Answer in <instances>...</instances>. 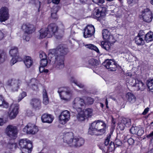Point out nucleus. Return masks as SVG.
I'll return each instance as SVG.
<instances>
[{"instance_id": "nucleus-1", "label": "nucleus", "mask_w": 153, "mask_h": 153, "mask_svg": "<svg viewBox=\"0 0 153 153\" xmlns=\"http://www.w3.org/2000/svg\"><path fill=\"white\" fill-rule=\"evenodd\" d=\"M68 49L62 45H60L56 48L49 51V56L53 54L55 57L54 65L57 69H61L64 66V56L68 53Z\"/></svg>"}, {"instance_id": "nucleus-2", "label": "nucleus", "mask_w": 153, "mask_h": 153, "mask_svg": "<svg viewBox=\"0 0 153 153\" xmlns=\"http://www.w3.org/2000/svg\"><path fill=\"white\" fill-rule=\"evenodd\" d=\"M58 30L57 26L55 24H51L47 28H42L39 31L38 37L42 39L45 37L50 38L54 36Z\"/></svg>"}, {"instance_id": "nucleus-3", "label": "nucleus", "mask_w": 153, "mask_h": 153, "mask_svg": "<svg viewBox=\"0 0 153 153\" xmlns=\"http://www.w3.org/2000/svg\"><path fill=\"white\" fill-rule=\"evenodd\" d=\"M19 145L21 150L23 152H25L30 153L33 149L31 141L27 139H22L19 140Z\"/></svg>"}, {"instance_id": "nucleus-4", "label": "nucleus", "mask_w": 153, "mask_h": 153, "mask_svg": "<svg viewBox=\"0 0 153 153\" xmlns=\"http://www.w3.org/2000/svg\"><path fill=\"white\" fill-rule=\"evenodd\" d=\"M61 99L65 101L69 100L71 96V93L68 87H63L59 88L58 91Z\"/></svg>"}, {"instance_id": "nucleus-5", "label": "nucleus", "mask_w": 153, "mask_h": 153, "mask_svg": "<svg viewBox=\"0 0 153 153\" xmlns=\"http://www.w3.org/2000/svg\"><path fill=\"white\" fill-rule=\"evenodd\" d=\"M18 52V48L15 47H12L10 51V54L13 57L10 62V64L12 65L17 62L21 61L22 60V59L19 56Z\"/></svg>"}, {"instance_id": "nucleus-6", "label": "nucleus", "mask_w": 153, "mask_h": 153, "mask_svg": "<svg viewBox=\"0 0 153 153\" xmlns=\"http://www.w3.org/2000/svg\"><path fill=\"white\" fill-rule=\"evenodd\" d=\"M5 132L7 136L14 139L17 137L18 130L16 126L12 125H9L6 128Z\"/></svg>"}, {"instance_id": "nucleus-7", "label": "nucleus", "mask_w": 153, "mask_h": 153, "mask_svg": "<svg viewBox=\"0 0 153 153\" xmlns=\"http://www.w3.org/2000/svg\"><path fill=\"white\" fill-rule=\"evenodd\" d=\"M74 138V134L72 132H67L64 134L63 135V142L68 146L73 147Z\"/></svg>"}, {"instance_id": "nucleus-8", "label": "nucleus", "mask_w": 153, "mask_h": 153, "mask_svg": "<svg viewBox=\"0 0 153 153\" xmlns=\"http://www.w3.org/2000/svg\"><path fill=\"white\" fill-rule=\"evenodd\" d=\"M102 121L97 120L91 123V126L88 129V133L91 135H97V131L100 126H101V123Z\"/></svg>"}, {"instance_id": "nucleus-9", "label": "nucleus", "mask_w": 153, "mask_h": 153, "mask_svg": "<svg viewBox=\"0 0 153 153\" xmlns=\"http://www.w3.org/2000/svg\"><path fill=\"white\" fill-rule=\"evenodd\" d=\"M70 113L67 110L62 112L59 116V123L64 125L68 122L70 119Z\"/></svg>"}, {"instance_id": "nucleus-10", "label": "nucleus", "mask_w": 153, "mask_h": 153, "mask_svg": "<svg viewBox=\"0 0 153 153\" xmlns=\"http://www.w3.org/2000/svg\"><path fill=\"white\" fill-rule=\"evenodd\" d=\"M23 131L28 134H35L39 131L37 126L34 124L28 123L23 129Z\"/></svg>"}, {"instance_id": "nucleus-11", "label": "nucleus", "mask_w": 153, "mask_h": 153, "mask_svg": "<svg viewBox=\"0 0 153 153\" xmlns=\"http://www.w3.org/2000/svg\"><path fill=\"white\" fill-rule=\"evenodd\" d=\"M21 84V81L19 79H11L8 80V85L10 86L11 90L13 91H17Z\"/></svg>"}, {"instance_id": "nucleus-12", "label": "nucleus", "mask_w": 153, "mask_h": 153, "mask_svg": "<svg viewBox=\"0 0 153 153\" xmlns=\"http://www.w3.org/2000/svg\"><path fill=\"white\" fill-rule=\"evenodd\" d=\"M142 16L143 21L147 23L151 22L153 18L152 12L148 8L142 11Z\"/></svg>"}, {"instance_id": "nucleus-13", "label": "nucleus", "mask_w": 153, "mask_h": 153, "mask_svg": "<svg viewBox=\"0 0 153 153\" xmlns=\"http://www.w3.org/2000/svg\"><path fill=\"white\" fill-rule=\"evenodd\" d=\"M131 125L130 119L128 118H124L120 119L118 123L117 127L121 130H123L125 127H129Z\"/></svg>"}, {"instance_id": "nucleus-14", "label": "nucleus", "mask_w": 153, "mask_h": 153, "mask_svg": "<svg viewBox=\"0 0 153 153\" xmlns=\"http://www.w3.org/2000/svg\"><path fill=\"white\" fill-rule=\"evenodd\" d=\"M19 107L17 104H12L8 112V116L10 119L15 118L18 113Z\"/></svg>"}, {"instance_id": "nucleus-15", "label": "nucleus", "mask_w": 153, "mask_h": 153, "mask_svg": "<svg viewBox=\"0 0 153 153\" xmlns=\"http://www.w3.org/2000/svg\"><path fill=\"white\" fill-rule=\"evenodd\" d=\"M85 102L83 99L77 97L75 98L73 102V107L76 110H78L79 111L81 110V107L84 106Z\"/></svg>"}, {"instance_id": "nucleus-16", "label": "nucleus", "mask_w": 153, "mask_h": 153, "mask_svg": "<svg viewBox=\"0 0 153 153\" xmlns=\"http://www.w3.org/2000/svg\"><path fill=\"white\" fill-rule=\"evenodd\" d=\"M9 17L8 9L5 7L1 8L0 10V22H4Z\"/></svg>"}, {"instance_id": "nucleus-17", "label": "nucleus", "mask_w": 153, "mask_h": 153, "mask_svg": "<svg viewBox=\"0 0 153 153\" xmlns=\"http://www.w3.org/2000/svg\"><path fill=\"white\" fill-rule=\"evenodd\" d=\"M84 30L83 36L85 38L91 36L95 33L94 27L92 25H88L85 27Z\"/></svg>"}, {"instance_id": "nucleus-18", "label": "nucleus", "mask_w": 153, "mask_h": 153, "mask_svg": "<svg viewBox=\"0 0 153 153\" xmlns=\"http://www.w3.org/2000/svg\"><path fill=\"white\" fill-rule=\"evenodd\" d=\"M104 65L105 66L109 71H114L117 70V64L113 60H107L104 62Z\"/></svg>"}, {"instance_id": "nucleus-19", "label": "nucleus", "mask_w": 153, "mask_h": 153, "mask_svg": "<svg viewBox=\"0 0 153 153\" xmlns=\"http://www.w3.org/2000/svg\"><path fill=\"white\" fill-rule=\"evenodd\" d=\"M22 29L27 34H32L35 30L34 26L29 23L23 24L22 26Z\"/></svg>"}, {"instance_id": "nucleus-20", "label": "nucleus", "mask_w": 153, "mask_h": 153, "mask_svg": "<svg viewBox=\"0 0 153 153\" xmlns=\"http://www.w3.org/2000/svg\"><path fill=\"white\" fill-rule=\"evenodd\" d=\"M73 147H79L83 145L85 140L82 138L80 137H75L74 139Z\"/></svg>"}, {"instance_id": "nucleus-21", "label": "nucleus", "mask_w": 153, "mask_h": 153, "mask_svg": "<svg viewBox=\"0 0 153 153\" xmlns=\"http://www.w3.org/2000/svg\"><path fill=\"white\" fill-rule=\"evenodd\" d=\"M41 119L43 123H51L53 120V117L50 114H44L42 115Z\"/></svg>"}, {"instance_id": "nucleus-22", "label": "nucleus", "mask_w": 153, "mask_h": 153, "mask_svg": "<svg viewBox=\"0 0 153 153\" xmlns=\"http://www.w3.org/2000/svg\"><path fill=\"white\" fill-rule=\"evenodd\" d=\"M105 15L104 10H103V8L101 7L96 8L94 13V16L97 18L104 16Z\"/></svg>"}, {"instance_id": "nucleus-23", "label": "nucleus", "mask_w": 153, "mask_h": 153, "mask_svg": "<svg viewBox=\"0 0 153 153\" xmlns=\"http://www.w3.org/2000/svg\"><path fill=\"white\" fill-rule=\"evenodd\" d=\"M102 35L103 39L107 41H110L111 39L113 38V36L110 35V32L107 29L104 30L102 31Z\"/></svg>"}, {"instance_id": "nucleus-24", "label": "nucleus", "mask_w": 153, "mask_h": 153, "mask_svg": "<svg viewBox=\"0 0 153 153\" xmlns=\"http://www.w3.org/2000/svg\"><path fill=\"white\" fill-rule=\"evenodd\" d=\"M30 104L31 106L34 108H39L41 106V101L38 99H33L31 101Z\"/></svg>"}, {"instance_id": "nucleus-25", "label": "nucleus", "mask_w": 153, "mask_h": 153, "mask_svg": "<svg viewBox=\"0 0 153 153\" xmlns=\"http://www.w3.org/2000/svg\"><path fill=\"white\" fill-rule=\"evenodd\" d=\"M97 131V135H101L103 134L105 132L106 126L105 124L102 121Z\"/></svg>"}, {"instance_id": "nucleus-26", "label": "nucleus", "mask_w": 153, "mask_h": 153, "mask_svg": "<svg viewBox=\"0 0 153 153\" xmlns=\"http://www.w3.org/2000/svg\"><path fill=\"white\" fill-rule=\"evenodd\" d=\"M77 112V114L76 115L77 119L79 121H84L86 118L84 114V112L80 110L79 111L78 110H76Z\"/></svg>"}, {"instance_id": "nucleus-27", "label": "nucleus", "mask_w": 153, "mask_h": 153, "mask_svg": "<svg viewBox=\"0 0 153 153\" xmlns=\"http://www.w3.org/2000/svg\"><path fill=\"white\" fill-rule=\"evenodd\" d=\"M24 62L27 68H30L33 63V61L31 58L29 56H26L25 58Z\"/></svg>"}, {"instance_id": "nucleus-28", "label": "nucleus", "mask_w": 153, "mask_h": 153, "mask_svg": "<svg viewBox=\"0 0 153 153\" xmlns=\"http://www.w3.org/2000/svg\"><path fill=\"white\" fill-rule=\"evenodd\" d=\"M3 145L4 146L7 148L9 149H12L13 147L15 148L16 146V144L14 143L10 140L9 141L7 140H5L4 143H3Z\"/></svg>"}, {"instance_id": "nucleus-29", "label": "nucleus", "mask_w": 153, "mask_h": 153, "mask_svg": "<svg viewBox=\"0 0 153 153\" xmlns=\"http://www.w3.org/2000/svg\"><path fill=\"white\" fill-rule=\"evenodd\" d=\"M126 97L128 101L131 103H133L136 100V97L135 96L131 93H127Z\"/></svg>"}, {"instance_id": "nucleus-30", "label": "nucleus", "mask_w": 153, "mask_h": 153, "mask_svg": "<svg viewBox=\"0 0 153 153\" xmlns=\"http://www.w3.org/2000/svg\"><path fill=\"white\" fill-rule=\"evenodd\" d=\"M110 41H103L101 42V46L107 51H108L110 48Z\"/></svg>"}, {"instance_id": "nucleus-31", "label": "nucleus", "mask_w": 153, "mask_h": 153, "mask_svg": "<svg viewBox=\"0 0 153 153\" xmlns=\"http://www.w3.org/2000/svg\"><path fill=\"white\" fill-rule=\"evenodd\" d=\"M82 111L86 118L91 117L92 115L93 110L91 108H87L84 109Z\"/></svg>"}, {"instance_id": "nucleus-32", "label": "nucleus", "mask_w": 153, "mask_h": 153, "mask_svg": "<svg viewBox=\"0 0 153 153\" xmlns=\"http://www.w3.org/2000/svg\"><path fill=\"white\" fill-rule=\"evenodd\" d=\"M43 103L45 105H47L49 103V100L46 90L44 89L43 91Z\"/></svg>"}, {"instance_id": "nucleus-33", "label": "nucleus", "mask_w": 153, "mask_h": 153, "mask_svg": "<svg viewBox=\"0 0 153 153\" xmlns=\"http://www.w3.org/2000/svg\"><path fill=\"white\" fill-rule=\"evenodd\" d=\"M134 87L137 88V90H142L144 88V84L141 81L137 79Z\"/></svg>"}, {"instance_id": "nucleus-34", "label": "nucleus", "mask_w": 153, "mask_h": 153, "mask_svg": "<svg viewBox=\"0 0 153 153\" xmlns=\"http://www.w3.org/2000/svg\"><path fill=\"white\" fill-rule=\"evenodd\" d=\"M9 106L7 102L5 101L3 97L2 96H0V106L3 108H7Z\"/></svg>"}, {"instance_id": "nucleus-35", "label": "nucleus", "mask_w": 153, "mask_h": 153, "mask_svg": "<svg viewBox=\"0 0 153 153\" xmlns=\"http://www.w3.org/2000/svg\"><path fill=\"white\" fill-rule=\"evenodd\" d=\"M31 88L33 90H36L38 88L37 84L38 83V81L35 79H32L31 80Z\"/></svg>"}, {"instance_id": "nucleus-36", "label": "nucleus", "mask_w": 153, "mask_h": 153, "mask_svg": "<svg viewBox=\"0 0 153 153\" xmlns=\"http://www.w3.org/2000/svg\"><path fill=\"white\" fill-rule=\"evenodd\" d=\"M145 39L147 42L153 40V33L152 32L147 33L145 36Z\"/></svg>"}, {"instance_id": "nucleus-37", "label": "nucleus", "mask_w": 153, "mask_h": 153, "mask_svg": "<svg viewBox=\"0 0 153 153\" xmlns=\"http://www.w3.org/2000/svg\"><path fill=\"white\" fill-rule=\"evenodd\" d=\"M135 42L138 45H143L144 44V40L143 37L137 36L135 38Z\"/></svg>"}, {"instance_id": "nucleus-38", "label": "nucleus", "mask_w": 153, "mask_h": 153, "mask_svg": "<svg viewBox=\"0 0 153 153\" xmlns=\"http://www.w3.org/2000/svg\"><path fill=\"white\" fill-rule=\"evenodd\" d=\"M6 58V53L3 51L0 50V63L4 62Z\"/></svg>"}, {"instance_id": "nucleus-39", "label": "nucleus", "mask_w": 153, "mask_h": 153, "mask_svg": "<svg viewBox=\"0 0 153 153\" xmlns=\"http://www.w3.org/2000/svg\"><path fill=\"white\" fill-rule=\"evenodd\" d=\"M85 46L87 48L94 50L98 53L99 52V51L97 48L93 45L91 44H88L85 45Z\"/></svg>"}, {"instance_id": "nucleus-40", "label": "nucleus", "mask_w": 153, "mask_h": 153, "mask_svg": "<svg viewBox=\"0 0 153 153\" xmlns=\"http://www.w3.org/2000/svg\"><path fill=\"white\" fill-rule=\"evenodd\" d=\"M137 80V79H135L134 78H131L128 80V81L127 82L129 85L132 87H134Z\"/></svg>"}, {"instance_id": "nucleus-41", "label": "nucleus", "mask_w": 153, "mask_h": 153, "mask_svg": "<svg viewBox=\"0 0 153 153\" xmlns=\"http://www.w3.org/2000/svg\"><path fill=\"white\" fill-rule=\"evenodd\" d=\"M147 85L149 90L153 93V79L147 82Z\"/></svg>"}, {"instance_id": "nucleus-42", "label": "nucleus", "mask_w": 153, "mask_h": 153, "mask_svg": "<svg viewBox=\"0 0 153 153\" xmlns=\"http://www.w3.org/2000/svg\"><path fill=\"white\" fill-rule=\"evenodd\" d=\"M85 104L91 105L93 103L94 100L93 99L90 97H87L85 100Z\"/></svg>"}, {"instance_id": "nucleus-43", "label": "nucleus", "mask_w": 153, "mask_h": 153, "mask_svg": "<svg viewBox=\"0 0 153 153\" xmlns=\"http://www.w3.org/2000/svg\"><path fill=\"white\" fill-rule=\"evenodd\" d=\"M89 63L91 65L94 66H97L98 65V62L97 60L93 59H91L89 60Z\"/></svg>"}, {"instance_id": "nucleus-44", "label": "nucleus", "mask_w": 153, "mask_h": 153, "mask_svg": "<svg viewBox=\"0 0 153 153\" xmlns=\"http://www.w3.org/2000/svg\"><path fill=\"white\" fill-rule=\"evenodd\" d=\"M138 128L137 126H133L130 129V132L133 134H136L137 132Z\"/></svg>"}, {"instance_id": "nucleus-45", "label": "nucleus", "mask_w": 153, "mask_h": 153, "mask_svg": "<svg viewBox=\"0 0 153 153\" xmlns=\"http://www.w3.org/2000/svg\"><path fill=\"white\" fill-rule=\"evenodd\" d=\"M71 82L80 88H84V85L80 82H78L76 80H74L73 81H71Z\"/></svg>"}, {"instance_id": "nucleus-46", "label": "nucleus", "mask_w": 153, "mask_h": 153, "mask_svg": "<svg viewBox=\"0 0 153 153\" xmlns=\"http://www.w3.org/2000/svg\"><path fill=\"white\" fill-rule=\"evenodd\" d=\"M55 9V10H54V9H52L51 10L52 12L51 13V16L54 19H56L57 17L56 13L57 12V7H56Z\"/></svg>"}, {"instance_id": "nucleus-47", "label": "nucleus", "mask_w": 153, "mask_h": 153, "mask_svg": "<svg viewBox=\"0 0 153 153\" xmlns=\"http://www.w3.org/2000/svg\"><path fill=\"white\" fill-rule=\"evenodd\" d=\"M111 134H108L104 141L105 144L106 146H107L109 144L110 141V139L111 137Z\"/></svg>"}, {"instance_id": "nucleus-48", "label": "nucleus", "mask_w": 153, "mask_h": 153, "mask_svg": "<svg viewBox=\"0 0 153 153\" xmlns=\"http://www.w3.org/2000/svg\"><path fill=\"white\" fill-rule=\"evenodd\" d=\"M48 64V61L46 59L41 60L40 61V65L42 67L46 66Z\"/></svg>"}, {"instance_id": "nucleus-49", "label": "nucleus", "mask_w": 153, "mask_h": 153, "mask_svg": "<svg viewBox=\"0 0 153 153\" xmlns=\"http://www.w3.org/2000/svg\"><path fill=\"white\" fill-rule=\"evenodd\" d=\"M27 95L26 93L25 92H23L21 94H20L18 100L19 102L23 98Z\"/></svg>"}, {"instance_id": "nucleus-50", "label": "nucleus", "mask_w": 153, "mask_h": 153, "mask_svg": "<svg viewBox=\"0 0 153 153\" xmlns=\"http://www.w3.org/2000/svg\"><path fill=\"white\" fill-rule=\"evenodd\" d=\"M35 4L36 7L38 8V11H39V9L41 4V3L38 0H36L35 2Z\"/></svg>"}, {"instance_id": "nucleus-51", "label": "nucleus", "mask_w": 153, "mask_h": 153, "mask_svg": "<svg viewBox=\"0 0 153 153\" xmlns=\"http://www.w3.org/2000/svg\"><path fill=\"white\" fill-rule=\"evenodd\" d=\"M115 146V145L114 143L111 141L108 147L109 150L110 151H112L114 149Z\"/></svg>"}, {"instance_id": "nucleus-52", "label": "nucleus", "mask_w": 153, "mask_h": 153, "mask_svg": "<svg viewBox=\"0 0 153 153\" xmlns=\"http://www.w3.org/2000/svg\"><path fill=\"white\" fill-rule=\"evenodd\" d=\"M144 131L143 129L141 128H138L137 132V134L138 136H141L144 133Z\"/></svg>"}, {"instance_id": "nucleus-53", "label": "nucleus", "mask_w": 153, "mask_h": 153, "mask_svg": "<svg viewBox=\"0 0 153 153\" xmlns=\"http://www.w3.org/2000/svg\"><path fill=\"white\" fill-rule=\"evenodd\" d=\"M39 57L41 59V60L46 59L47 58V56L45 53L44 52H42L40 53L39 55Z\"/></svg>"}, {"instance_id": "nucleus-54", "label": "nucleus", "mask_w": 153, "mask_h": 153, "mask_svg": "<svg viewBox=\"0 0 153 153\" xmlns=\"http://www.w3.org/2000/svg\"><path fill=\"white\" fill-rule=\"evenodd\" d=\"M128 142L130 145H132L134 144V140L131 138H130L128 140Z\"/></svg>"}, {"instance_id": "nucleus-55", "label": "nucleus", "mask_w": 153, "mask_h": 153, "mask_svg": "<svg viewBox=\"0 0 153 153\" xmlns=\"http://www.w3.org/2000/svg\"><path fill=\"white\" fill-rule=\"evenodd\" d=\"M28 34H27V35H24L23 37V39L25 40L26 41H29L30 39V37Z\"/></svg>"}, {"instance_id": "nucleus-56", "label": "nucleus", "mask_w": 153, "mask_h": 153, "mask_svg": "<svg viewBox=\"0 0 153 153\" xmlns=\"http://www.w3.org/2000/svg\"><path fill=\"white\" fill-rule=\"evenodd\" d=\"M122 142H121L119 140H117L115 141V145L116 146H117V147L118 146H120L122 145Z\"/></svg>"}, {"instance_id": "nucleus-57", "label": "nucleus", "mask_w": 153, "mask_h": 153, "mask_svg": "<svg viewBox=\"0 0 153 153\" xmlns=\"http://www.w3.org/2000/svg\"><path fill=\"white\" fill-rule=\"evenodd\" d=\"M4 34L3 32L1 30H0V40L2 39L4 37Z\"/></svg>"}, {"instance_id": "nucleus-58", "label": "nucleus", "mask_w": 153, "mask_h": 153, "mask_svg": "<svg viewBox=\"0 0 153 153\" xmlns=\"http://www.w3.org/2000/svg\"><path fill=\"white\" fill-rule=\"evenodd\" d=\"M145 34V33L143 30L140 31L138 34V36H139L141 37H142V36L144 35Z\"/></svg>"}, {"instance_id": "nucleus-59", "label": "nucleus", "mask_w": 153, "mask_h": 153, "mask_svg": "<svg viewBox=\"0 0 153 153\" xmlns=\"http://www.w3.org/2000/svg\"><path fill=\"white\" fill-rule=\"evenodd\" d=\"M149 108H145L143 112L142 113V114L143 115H146L149 111Z\"/></svg>"}, {"instance_id": "nucleus-60", "label": "nucleus", "mask_w": 153, "mask_h": 153, "mask_svg": "<svg viewBox=\"0 0 153 153\" xmlns=\"http://www.w3.org/2000/svg\"><path fill=\"white\" fill-rule=\"evenodd\" d=\"M60 0H52V2L53 3L57 4L59 3Z\"/></svg>"}, {"instance_id": "nucleus-61", "label": "nucleus", "mask_w": 153, "mask_h": 153, "mask_svg": "<svg viewBox=\"0 0 153 153\" xmlns=\"http://www.w3.org/2000/svg\"><path fill=\"white\" fill-rule=\"evenodd\" d=\"M98 2H96L95 3L100 5V4H102L104 2V0H98Z\"/></svg>"}, {"instance_id": "nucleus-62", "label": "nucleus", "mask_w": 153, "mask_h": 153, "mask_svg": "<svg viewBox=\"0 0 153 153\" xmlns=\"http://www.w3.org/2000/svg\"><path fill=\"white\" fill-rule=\"evenodd\" d=\"M44 67H42V66H41V65H40V67L39 68V71L40 72L42 73L44 71Z\"/></svg>"}, {"instance_id": "nucleus-63", "label": "nucleus", "mask_w": 153, "mask_h": 153, "mask_svg": "<svg viewBox=\"0 0 153 153\" xmlns=\"http://www.w3.org/2000/svg\"><path fill=\"white\" fill-rule=\"evenodd\" d=\"M27 114L28 116H32L33 114L32 112L30 111H27Z\"/></svg>"}, {"instance_id": "nucleus-64", "label": "nucleus", "mask_w": 153, "mask_h": 153, "mask_svg": "<svg viewBox=\"0 0 153 153\" xmlns=\"http://www.w3.org/2000/svg\"><path fill=\"white\" fill-rule=\"evenodd\" d=\"M132 75V74L131 72H128L126 74V75L127 76H131Z\"/></svg>"}]
</instances>
